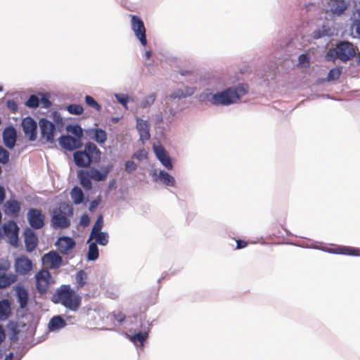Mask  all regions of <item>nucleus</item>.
I'll list each match as a JSON object with an SVG mask.
<instances>
[{
	"label": "nucleus",
	"mask_w": 360,
	"mask_h": 360,
	"mask_svg": "<svg viewBox=\"0 0 360 360\" xmlns=\"http://www.w3.org/2000/svg\"><path fill=\"white\" fill-rule=\"evenodd\" d=\"M70 196L75 205H86L89 201V196L85 195L82 188L78 186H75L70 191Z\"/></svg>",
	"instance_id": "28"
},
{
	"label": "nucleus",
	"mask_w": 360,
	"mask_h": 360,
	"mask_svg": "<svg viewBox=\"0 0 360 360\" xmlns=\"http://www.w3.org/2000/svg\"><path fill=\"white\" fill-rule=\"evenodd\" d=\"M12 315L11 302L8 298L0 300V321H6Z\"/></svg>",
	"instance_id": "30"
},
{
	"label": "nucleus",
	"mask_w": 360,
	"mask_h": 360,
	"mask_svg": "<svg viewBox=\"0 0 360 360\" xmlns=\"http://www.w3.org/2000/svg\"><path fill=\"white\" fill-rule=\"evenodd\" d=\"M342 67L340 65L333 68L330 70H329L326 77L319 78L318 82H333V81H336L340 78V75L342 73Z\"/></svg>",
	"instance_id": "34"
},
{
	"label": "nucleus",
	"mask_w": 360,
	"mask_h": 360,
	"mask_svg": "<svg viewBox=\"0 0 360 360\" xmlns=\"http://www.w3.org/2000/svg\"><path fill=\"white\" fill-rule=\"evenodd\" d=\"M0 279L5 288L8 287L17 281V276L13 273L0 274Z\"/></svg>",
	"instance_id": "42"
},
{
	"label": "nucleus",
	"mask_w": 360,
	"mask_h": 360,
	"mask_svg": "<svg viewBox=\"0 0 360 360\" xmlns=\"http://www.w3.org/2000/svg\"><path fill=\"white\" fill-rule=\"evenodd\" d=\"M51 283L43 282L36 280V289L40 295H46L49 289Z\"/></svg>",
	"instance_id": "47"
},
{
	"label": "nucleus",
	"mask_w": 360,
	"mask_h": 360,
	"mask_svg": "<svg viewBox=\"0 0 360 360\" xmlns=\"http://www.w3.org/2000/svg\"><path fill=\"white\" fill-rule=\"evenodd\" d=\"M136 128L139 134V139L144 143L145 141H148L150 139V124L148 120H145L141 117H136Z\"/></svg>",
	"instance_id": "26"
},
{
	"label": "nucleus",
	"mask_w": 360,
	"mask_h": 360,
	"mask_svg": "<svg viewBox=\"0 0 360 360\" xmlns=\"http://www.w3.org/2000/svg\"><path fill=\"white\" fill-rule=\"evenodd\" d=\"M83 149L75 150L72 153L75 165L79 168H88L93 165H98L101 160L102 152L92 141L83 144Z\"/></svg>",
	"instance_id": "2"
},
{
	"label": "nucleus",
	"mask_w": 360,
	"mask_h": 360,
	"mask_svg": "<svg viewBox=\"0 0 360 360\" xmlns=\"http://www.w3.org/2000/svg\"><path fill=\"white\" fill-rule=\"evenodd\" d=\"M150 174L153 176V181L155 182L160 181L165 186L169 187L176 185L175 178L165 169H160L158 172L153 170Z\"/></svg>",
	"instance_id": "22"
},
{
	"label": "nucleus",
	"mask_w": 360,
	"mask_h": 360,
	"mask_svg": "<svg viewBox=\"0 0 360 360\" xmlns=\"http://www.w3.org/2000/svg\"><path fill=\"white\" fill-rule=\"evenodd\" d=\"M103 224H104L103 216L102 214H99L97 216L96 219L92 226V229H91L90 234H89V238L86 241L87 243H89V240L91 238H92V236L94 235V233L95 232L102 231Z\"/></svg>",
	"instance_id": "39"
},
{
	"label": "nucleus",
	"mask_w": 360,
	"mask_h": 360,
	"mask_svg": "<svg viewBox=\"0 0 360 360\" xmlns=\"http://www.w3.org/2000/svg\"><path fill=\"white\" fill-rule=\"evenodd\" d=\"M101 168L103 169L104 173L108 176V174L110 172V171H112L113 169L114 165L112 163L110 162V163H108V165H106L105 166H102Z\"/></svg>",
	"instance_id": "61"
},
{
	"label": "nucleus",
	"mask_w": 360,
	"mask_h": 360,
	"mask_svg": "<svg viewBox=\"0 0 360 360\" xmlns=\"http://www.w3.org/2000/svg\"><path fill=\"white\" fill-rule=\"evenodd\" d=\"M25 250L27 252H32L37 247L39 238L35 232L30 227H25L22 232Z\"/></svg>",
	"instance_id": "17"
},
{
	"label": "nucleus",
	"mask_w": 360,
	"mask_h": 360,
	"mask_svg": "<svg viewBox=\"0 0 360 360\" xmlns=\"http://www.w3.org/2000/svg\"><path fill=\"white\" fill-rule=\"evenodd\" d=\"M117 188V181L115 179H112L109 181L107 192H109L112 190H115Z\"/></svg>",
	"instance_id": "60"
},
{
	"label": "nucleus",
	"mask_w": 360,
	"mask_h": 360,
	"mask_svg": "<svg viewBox=\"0 0 360 360\" xmlns=\"http://www.w3.org/2000/svg\"><path fill=\"white\" fill-rule=\"evenodd\" d=\"M74 214L72 205L69 202H60L58 207H55L51 216V226L54 229H66L70 226V217Z\"/></svg>",
	"instance_id": "4"
},
{
	"label": "nucleus",
	"mask_w": 360,
	"mask_h": 360,
	"mask_svg": "<svg viewBox=\"0 0 360 360\" xmlns=\"http://www.w3.org/2000/svg\"><path fill=\"white\" fill-rule=\"evenodd\" d=\"M194 94V90L192 88L186 87L184 91L181 89L174 90L170 95L171 98H184L191 96Z\"/></svg>",
	"instance_id": "38"
},
{
	"label": "nucleus",
	"mask_w": 360,
	"mask_h": 360,
	"mask_svg": "<svg viewBox=\"0 0 360 360\" xmlns=\"http://www.w3.org/2000/svg\"><path fill=\"white\" fill-rule=\"evenodd\" d=\"M311 37L314 39H321L322 37H323V34H322L321 31L320 30L319 28H317L315 30L313 31L312 34H311Z\"/></svg>",
	"instance_id": "63"
},
{
	"label": "nucleus",
	"mask_w": 360,
	"mask_h": 360,
	"mask_svg": "<svg viewBox=\"0 0 360 360\" xmlns=\"http://www.w3.org/2000/svg\"><path fill=\"white\" fill-rule=\"evenodd\" d=\"M349 20H351V26L354 30L355 35L352 34L353 38L360 39V1L359 6L355 4Z\"/></svg>",
	"instance_id": "27"
},
{
	"label": "nucleus",
	"mask_w": 360,
	"mask_h": 360,
	"mask_svg": "<svg viewBox=\"0 0 360 360\" xmlns=\"http://www.w3.org/2000/svg\"><path fill=\"white\" fill-rule=\"evenodd\" d=\"M355 51L352 42L347 40H340L335 48L329 49L324 56L326 61L335 62L339 59L342 63L352 60L355 56Z\"/></svg>",
	"instance_id": "5"
},
{
	"label": "nucleus",
	"mask_w": 360,
	"mask_h": 360,
	"mask_svg": "<svg viewBox=\"0 0 360 360\" xmlns=\"http://www.w3.org/2000/svg\"><path fill=\"white\" fill-rule=\"evenodd\" d=\"M77 176L80 186L86 191H90L93 188L92 174L90 167L81 168L77 172Z\"/></svg>",
	"instance_id": "21"
},
{
	"label": "nucleus",
	"mask_w": 360,
	"mask_h": 360,
	"mask_svg": "<svg viewBox=\"0 0 360 360\" xmlns=\"http://www.w3.org/2000/svg\"><path fill=\"white\" fill-rule=\"evenodd\" d=\"M93 180L96 181H103L107 179V175L101 168L98 169L94 166H90Z\"/></svg>",
	"instance_id": "40"
},
{
	"label": "nucleus",
	"mask_w": 360,
	"mask_h": 360,
	"mask_svg": "<svg viewBox=\"0 0 360 360\" xmlns=\"http://www.w3.org/2000/svg\"><path fill=\"white\" fill-rule=\"evenodd\" d=\"M67 326L66 321L62 315L52 316L48 323V330L50 332H57Z\"/></svg>",
	"instance_id": "29"
},
{
	"label": "nucleus",
	"mask_w": 360,
	"mask_h": 360,
	"mask_svg": "<svg viewBox=\"0 0 360 360\" xmlns=\"http://www.w3.org/2000/svg\"><path fill=\"white\" fill-rule=\"evenodd\" d=\"M114 97L117 101L125 108H127V105L129 102L133 101V98L129 95L122 93H115L114 94Z\"/></svg>",
	"instance_id": "44"
},
{
	"label": "nucleus",
	"mask_w": 360,
	"mask_h": 360,
	"mask_svg": "<svg viewBox=\"0 0 360 360\" xmlns=\"http://www.w3.org/2000/svg\"><path fill=\"white\" fill-rule=\"evenodd\" d=\"M65 129L73 136L84 138V130L81 125L77 122H70L65 126Z\"/></svg>",
	"instance_id": "35"
},
{
	"label": "nucleus",
	"mask_w": 360,
	"mask_h": 360,
	"mask_svg": "<svg viewBox=\"0 0 360 360\" xmlns=\"http://www.w3.org/2000/svg\"><path fill=\"white\" fill-rule=\"evenodd\" d=\"M84 102L86 105L94 108L97 112H100L102 110L101 105L90 95L84 96Z\"/></svg>",
	"instance_id": "46"
},
{
	"label": "nucleus",
	"mask_w": 360,
	"mask_h": 360,
	"mask_svg": "<svg viewBox=\"0 0 360 360\" xmlns=\"http://www.w3.org/2000/svg\"><path fill=\"white\" fill-rule=\"evenodd\" d=\"M76 282L78 288H81L85 285L87 281V274L86 271L83 269L79 270L76 273Z\"/></svg>",
	"instance_id": "45"
},
{
	"label": "nucleus",
	"mask_w": 360,
	"mask_h": 360,
	"mask_svg": "<svg viewBox=\"0 0 360 360\" xmlns=\"http://www.w3.org/2000/svg\"><path fill=\"white\" fill-rule=\"evenodd\" d=\"M92 238H94L96 245L101 246H105L109 242V234L106 231H96L92 236Z\"/></svg>",
	"instance_id": "36"
},
{
	"label": "nucleus",
	"mask_w": 360,
	"mask_h": 360,
	"mask_svg": "<svg viewBox=\"0 0 360 360\" xmlns=\"http://www.w3.org/2000/svg\"><path fill=\"white\" fill-rule=\"evenodd\" d=\"M133 157L139 160H142L146 159L148 158V153L143 148L139 149L136 152H135L133 154Z\"/></svg>",
	"instance_id": "53"
},
{
	"label": "nucleus",
	"mask_w": 360,
	"mask_h": 360,
	"mask_svg": "<svg viewBox=\"0 0 360 360\" xmlns=\"http://www.w3.org/2000/svg\"><path fill=\"white\" fill-rule=\"evenodd\" d=\"M328 6L331 15L340 17L347 10L349 1L348 0H331Z\"/></svg>",
	"instance_id": "24"
},
{
	"label": "nucleus",
	"mask_w": 360,
	"mask_h": 360,
	"mask_svg": "<svg viewBox=\"0 0 360 360\" xmlns=\"http://www.w3.org/2000/svg\"><path fill=\"white\" fill-rule=\"evenodd\" d=\"M20 231H16L8 237V243L15 248L19 247L20 245Z\"/></svg>",
	"instance_id": "48"
},
{
	"label": "nucleus",
	"mask_w": 360,
	"mask_h": 360,
	"mask_svg": "<svg viewBox=\"0 0 360 360\" xmlns=\"http://www.w3.org/2000/svg\"><path fill=\"white\" fill-rule=\"evenodd\" d=\"M58 142L61 148L68 152L74 153L83 147V139L70 134H61Z\"/></svg>",
	"instance_id": "11"
},
{
	"label": "nucleus",
	"mask_w": 360,
	"mask_h": 360,
	"mask_svg": "<svg viewBox=\"0 0 360 360\" xmlns=\"http://www.w3.org/2000/svg\"><path fill=\"white\" fill-rule=\"evenodd\" d=\"M236 94L229 87L217 90L214 87L205 88L199 95L201 102L209 103L214 106H229L234 103Z\"/></svg>",
	"instance_id": "1"
},
{
	"label": "nucleus",
	"mask_w": 360,
	"mask_h": 360,
	"mask_svg": "<svg viewBox=\"0 0 360 360\" xmlns=\"http://www.w3.org/2000/svg\"><path fill=\"white\" fill-rule=\"evenodd\" d=\"M91 222V219L89 216L86 213H84L79 219V225H81L82 227L86 228L88 226H89Z\"/></svg>",
	"instance_id": "54"
},
{
	"label": "nucleus",
	"mask_w": 360,
	"mask_h": 360,
	"mask_svg": "<svg viewBox=\"0 0 360 360\" xmlns=\"http://www.w3.org/2000/svg\"><path fill=\"white\" fill-rule=\"evenodd\" d=\"M27 219L30 228L33 230L41 229L44 226L45 217L41 210L30 207L27 213Z\"/></svg>",
	"instance_id": "13"
},
{
	"label": "nucleus",
	"mask_w": 360,
	"mask_h": 360,
	"mask_svg": "<svg viewBox=\"0 0 360 360\" xmlns=\"http://www.w3.org/2000/svg\"><path fill=\"white\" fill-rule=\"evenodd\" d=\"M236 94V98L234 99V103H237L242 96L246 95L249 91V85L247 83H238L237 85L229 86Z\"/></svg>",
	"instance_id": "32"
},
{
	"label": "nucleus",
	"mask_w": 360,
	"mask_h": 360,
	"mask_svg": "<svg viewBox=\"0 0 360 360\" xmlns=\"http://www.w3.org/2000/svg\"><path fill=\"white\" fill-rule=\"evenodd\" d=\"M38 125V122L30 115L22 120L21 127L25 136L29 141H34L37 140Z\"/></svg>",
	"instance_id": "12"
},
{
	"label": "nucleus",
	"mask_w": 360,
	"mask_h": 360,
	"mask_svg": "<svg viewBox=\"0 0 360 360\" xmlns=\"http://www.w3.org/2000/svg\"><path fill=\"white\" fill-rule=\"evenodd\" d=\"M6 106L11 113L15 114L18 111V104L14 99H8L6 101Z\"/></svg>",
	"instance_id": "50"
},
{
	"label": "nucleus",
	"mask_w": 360,
	"mask_h": 360,
	"mask_svg": "<svg viewBox=\"0 0 360 360\" xmlns=\"http://www.w3.org/2000/svg\"><path fill=\"white\" fill-rule=\"evenodd\" d=\"M70 114L74 115H81L84 113V108L82 105L77 103H70L64 107Z\"/></svg>",
	"instance_id": "41"
},
{
	"label": "nucleus",
	"mask_w": 360,
	"mask_h": 360,
	"mask_svg": "<svg viewBox=\"0 0 360 360\" xmlns=\"http://www.w3.org/2000/svg\"><path fill=\"white\" fill-rule=\"evenodd\" d=\"M86 135L100 146L104 144L108 139V133L101 127H92L85 131Z\"/></svg>",
	"instance_id": "23"
},
{
	"label": "nucleus",
	"mask_w": 360,
	"mask_h": 360,
	"mask_svg": "<svg viewBox=\"0 0 360 360\" xmlns=\"http://www.w3.org/2000/svg\"><path fill=\"white\" fill-rule=\"evenodd\" d=\"M50 117L53 119L51 124H53V127L56 129V131L62 132L65 122L61 114L57 110H53L51 112Z\"/></svg>",
	"instance_id": "33"
},
{
	"label": "nucleus",
	"mask_w": 360,
	"mask_h": 360,
	"mask_svg": "<svg viewBox=\"0 0 360 360\" xmlns=\"http://www.w3.org/2000/svg\"><path fill=\"white\" fill-rule=\"evenodd\" d=\"M13 290L15 292V296L17 302L19 304L20 309H21L22 314L21 317H25L28 311V302L30 300V294L28 290L21 283H18L13 286Z\"/></svg>",
	"instance_id": "10"
},
{
	"label": "nucleus",
	"mask_w": 360,
	"mask_h": 360,
	"mask_svg": "<svg viewBox=\"0 0 360 360\" xmlns=\"http://www.w3.org/2000/svg\"><path fill=\"white\" fill-rule=\"evenodd\" d=\"M299 64L302 67H308L309 65V56L307 53H302L298 56Z\"/></svg>",
	"instance_id": "52"
},
{
	"label": "nucleus",
	"mask_w": 360,
	"mask_h": 360,
	"mask_svg": "<svg viewBox=\"0 0 360 360\" xmlns=\"http://www.w3.org/2000/svg\"><path fill=\"white\" fill-rule=\"evenodd\" d=\"M2 140L7 148L13 150L15 148L18 140V131L13 124H10L4 129Z\"/></svg>",
	"instance_id": "16"
},
{
	"label": "nucleus",
	"mask_w": 360,
	"mask_h": 360,
	"mask_svg": "<svg viewBox=\"0 0 360 360\" xmlns=\"http://www.w3.org/2000/svg\"><path fill=\"white\" fill-rule=\"evenodd\" d=\"M52 105L51 95L47 91H37L32 94L25 102V105L30 109H37L40 105L44 109H49Z\"/></svg>",
	"instance_id": "6"
},
{
	"label": "nucleus",
	"mask_w": 360,
	"mask_h": 360,
	"mask_svg": "<svg viewBox=\"0 0 360 360\" xmlns=\"http://www.w3.org/2000/svg\"><path fill=\"white\" fill-rule=\"evenodd\" d=\"M310 248L314 249H319V247H315L314 245H311ZM321 250L330 254L343 255L348 256H360L359 254V249L351 246L338 245L333 248H326L325 249H321Z\"/></svg>",
	"instance_id": "18"
},
{
	"label": "nucleus",
	"mask_w": 360,
	"mask_h": 360,
	"mask_svg": "<svg viewBox=\"0 0 360 360\" xmlns=\"http://www.w3.org/2000/svg\"><path fill=\"white\" fill-rule=\"evenodd\" d=\"M319 29L324 37H330L333 35L330 27L327 25H323Z\"/></svg>",
	"instance_id": "58"
},
{
	"label": "nucleus",
	"mask_w": 360,
	"mask_h": 360,
	"mask_svg": "<svg viewBox=\"0 0 360 360\" xmlns=\"http://www.w3.org/2000/svg\"><path fill=\"white\" fill-rule=\"evenodd\" d=\"M163 115L161 112L158 113L155 116V123L158 125V128L160 129L162 131H165L164 127H160L159 124L163 122Z\"/></svg>",
	"instance_id": "57"
},
{
	"label": "nucleus",
	"mask_w": 360,
	"mask_h": 360,
	"mask_svg": "<svg viewBox=\"0 0 360 360\" xmlns=\"http://www.w3.org/2000/svg\"><path fill=\"white\" fill-rule=\"evenodd\" d=\"M10 153L0 145V164L6 165L9 162Z\"/></svg>",
	"instance_id": "49"
},
{
	"label": "nucleus",
	"mask_w": 360,
	"mask_h": 360,
	"mask_svg": "<svg viewBox=\"0 0 360 360\" xmlns=\"http://www.w3.org/2000/svg\"><path fill=\"white\" fill-rule=\"evenodd\" d=\"M38 124L40 130L39 141L41 143H55V136L58 131H56V129L53 127L51 121L46 117H42L39 119Z\"/></svg>",
	"instance_id": "7"
},
{
	"label": "nucleus",
	"mask_w": 360,
	"mask_h": 360,
	"mask_svg": "<svg viewBox=\"0 0 360 360\" xmlns=\"http://www.w3.org/2000/svg\"><path fill=\"white\" fill-rule=\"evenodd\" d=\"M155 96L153 94L150 95L148 97L145 98L142 101V105L146 108L150 106L155 101Z\"/></svg>",
	"instance_id": "56"
},
{
	"label": "nucleus",
	"mask_w": 360,
	"mask_h": 360,
	"mask_svg": "<svg viewBox=\"0 0 360 360\" xmlns=\"http://www.w3.org/2000/svg\"><path fill=\"white\" fill-rule=\"evenodd\" d=\"M82 296L68 284L61 285L53 294L51 300L53 303L60 304L67 309L76 311L82 304Z\"/></svg>",
	"instance_id": "3"
},
{
	"label": "nucleus",
	"mask_w": 360,
	"mask_h": 360,
	"mask_svg": "<svg viewBox=\"0 0 360 360\" xmlns=\"http://www.w3.org/2000/svg\"><path fill=\"white\" fill-rule=\"evenodd\" d=\"M14 267L17 274L25 276L32 269L33 264L27 256L21 255L15 259Z\"/></svg>",
	"instance_id": "19"
},
{
	"label": "nucleus",
	"mask_w": 360,
	"mask_h": 360,
	"mask_svg": "<svg viewBox=\"0 0 360 360\" xmlns=\"http://www.w3.org/2000/svg\"><path fill=\"white\" fill-rule=\"evenodd\" d=\"M101 198L99 197L92 200L90 203H89V212H93L94 210H96V209L98 207V206L100 205L101 203Z\"/></svg>",
	"instance_id": "55"
},
{
	"label": "nucleus",
	"mask_w": 360,
	"mask_h": 360,
	"mask_svg": "<svg viewBox=\"0 0 360 360\" xmlns=\"http://www.w3.org/2000/svg\"><path fill=\"white\" fill-rule=\"evenodd\" d=\"M152 324L149 321L141 322L140 328L134 330V333L131 335L129 340L136 347L143 348L146 342Z\"/></svg>",
	"instance_id": "9"
},
{
	"label": "nucleus",
	"mask_w": 360,
	"mask_h": 360,
	"mask_svg": "<svg viewBox=\"0 0 360 360\" xmlns=\"http://www.w3.org/2000/svg\"><path fill=\"white\" fill-rule=\"evenodd\" d=\"M58 252L63 255H68L75 248V240L68 236H59L54 244Z\"/></svg>",
	"instance_id": "15"
},
{
	"label": "nucleus",
	"mask_w": 360,
	"mask_h": 360,
	"mask_svg": "<svg viewBox=\"0 0 360 360\" xmlns=\"http://www.w3.org/2000/svg\"><path fill=\"white\" fill-rule=\"evenodd\" d=\"M1 227L3 231L4 237L6 236L7 238L16 231H20L18 223L13 219H9L7 221L4 222L1 225Z\"/></svg>",
	"instance_id": "31"
},
{
	"label": "nucleus",
	"mask_w": 360,
	"mask_h": 360,
	"mask_svg": "<svg viewBox=\"0 0 360 360\" xmlns=\"http://www.w3.org/2000/svg\"><path fill=\"white\" fill-rule=\"evenodd\" d=\"M113 316H114V318L119 323H122L124 319H125V315L119 311V312H114L113 314Z\"/></svg>",
	"instance_id": "59"
},
{
	"label": "nucleus",
	"mask_w": 360,
	"mask_h": 360,
	"mask_svg": "<svg viewBox=\"0 0 360 360\" xmlns=\"http://www.w3.org/2000/svg\"><path fill=\"white\" fill-rule=\"evenodd\" d=\"M138 165L133 160H128L124 163V170L127 173L131 174L137 169Z\"/></svg>",
	"instance_id": "51"
},
{
	"label": "nucleus",
	"mask_w": 360,
	"mask_h": 360,
	"mask_svg": "<svg viewBox=\"0 0 360 360\" xmlns=\"http://www.w3.org/2000/svg\"><path fill=\"white\" fill-rule=\"evenodd\" d=\"M153 150L156 158L164 167L168 170H172L174 168L173 159L160 143L158 146L154 144Z\"/></svg>",
	"instance_id": "14"
},
{
	"label": "nucleus",
	"mask_w": 360,
	"mask_h": 360,
	"mask_svg": "<svg viewBox=\"0 0 360 360\" xmlns=\"http://www.w3.org/2000/svg\"><path fill=\"white\" fill-rule=\"evenodd\" d=\"M42 261L44 263L49 264V267L51 269H58L68 263H64L63 257L56 250H51L45 253L42 256Z\"/></svg>",
	"instance_id": "20"
},
{
	"label": "nucleus",
	"mask_w": 360,
	"mask_h": 360,
	"mask_svg": "<svg viewBox=\"0 0 360 360\" xmlns=\"http://www.w3.org/2000/svg\"><path fill=\"white\" fill-rule=\"evenodd\" d=\"M21 211V204L15 199L7 200L3 205V212L6 215L17 218Z\"/></svg>",
	"instance_id": "25"
},
{
	"label": "nucleus",
	"mask_w": 360,
	"mask_h": 360,
	"mask_svg": "<svg viewBox=\"0 0 360 360\" xmlns=\"http://www.w3.org/2000/svg\"><path fill=\"white\" fill-rule=\"evenodd\" d=\"M131 28L136 39L141 45L146 48L148 46V39L146 37V28L141 18L137 15H131Z\"/></svg>",
	"instance_id": "8"
},
{
	"label": "nucleus",
	"mask_w": 360,
	"mask_h": 360,
	"mask_svg": "<svg viewBox=\"0 0 360 360\" xmlns=\"http://www.w3.org/2000/svg\"><path fill=\"white\" fill-rule=\"evenodd\" d=\"M36 280L46 283H51L52 275L47 269H41L35 275Z\"/></svg>",
	"instance_id": "43"
},
{
	"label": "nucleus",
	"mask_w": 360,
	"mask_h": 360,
	"mask_svg": "<svg viewBox=\"0 0 360 360\" xmlns=\"http://www.w3.org/2000/svg\"><path fill=\"white\" fill-rule=\"evenodd\" d=\"M168 112H169V115L167 117H166V120H167V122L171 123L174 120V117L176 116V112L172 108H170L169 109Z\"/></svg>",
	"instance_id": "62"
},
{
	"label": "nucleus",
	"mask_w": 360,
	"mask_h": 360,
	"mask_svg": "<svg viewBox=\"0 0 360 360\" xmlns=\"http://www.w3.org/2000/svg\"><path fill=\"white\" fill-rule=\"evenodd\" d=\"M99 257V249L96 243H90L88 246V251L86 255L88 262H95Z\"/></svg>",
	"instance_id": "37"
},
{
	"label": "nucleus",
	"mask_w": 360,
	"mask_h": 360,
	"mask_svg": "<svg viewBox=\"0 0 360 360\" xmlns=\"http://www.w3.org/2000/svg\"><path fill=\"white\" fill-rule=\"evenodd\" d=\"M248 245V243L243 239H238L236 240V249H243Z\"/></svg>",
	"instance_id": "64"
}]
</instances>
